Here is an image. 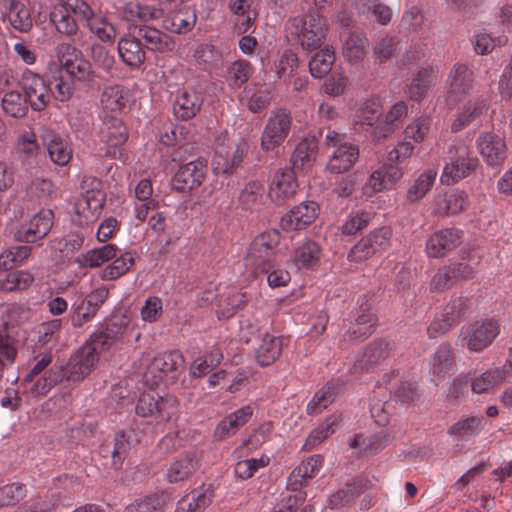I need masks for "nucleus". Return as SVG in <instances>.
Returning a JSON list of instances; mask_svg holds the SVG:
<instances>
[{
    "label": "nucleus",
    "mask_w": 512,
    "mask_h": 512,
    "mask_svg": "<svg viewBox=\"0 0 512 512\" xmlns=\"http://www.w3.org/2000/svg\"><path fill=\"white\" fill-rule=\"evenodd\" d=\"M279 241L278 231L264 232L253 240L244 258L245 268L254 277L259 274H267V282L271 287L284 286L290 280L287 271L274 269L273 249L279 244Z\"/></svg>",
    "instance_id": "f257e3e1"
},
{
    "label": "nucleus",
    "mask_w": 512,
    "mask_h": 512,
    "mask_svg": "<svg viewBox=\"0 0 512 512\" xmlns=\"http://www.w3.org/2000/svg\"><path fill=\"white\" fill-rule=\"evenodd\" d=\"M64 5L72 10L86 29L102 44H113L117 37V28L108 12L96 10L85 0H65Z\"/></svg>",
    "instance_id": "f03ea898"
},
{
    "label": "nucleus",
    "mask_w": 512,
    "mask_h": 512,
    "mask_svg": "<svg viewBox=\"0 0 512 512\" xmlns=\"http://www.w3.org/2000/svg\"><path fill=\"white\" fill-rule=\"evenodd\" d=\"M326 31V20L319 12L292 18L286 24L287 37L307 50L320 47Z\"/></svg>",
    "instance_id": "7ed1b4c3"
},
{
    "label": "nucleus",
    "mask_w": 512,
    "mask_h": 512,
    "mask_svg": "<svg viewBox=\"0 0 512 512\" xmlns=\"http://www.w3.org/2000/svg\"><path fill=\"white\" fill-rule=\"evenodd\" d=\"M479 259L476 254L461 252L460 261L451 262L436 272L430 282L431 289L441 292L459 281L473 279L476 275Z\"/></svg>",
    "instance_id": "20e7f679"
},
{
    "label": "nucleus",
    "mask_w": 512,
    "mask_h": 512,
    "mask_svg": "<svg viewBox=\"0 0 512 512\" xmlns=\"http://www.w3.org/2000/svg\"><path fill=\"white\" fill-rule=\"evenodd\" d=\"M325 145L330 151L327 169L331 173L340 174L350 170L359 157L358 147L347 140L345 133L335 130L328 131Z\"/></svg>",
    "instance_id": "39448f33"
},
{
    "label": "nucleus",
    "mask_w": 512,
    "mask_h": 512,
    "mask_svg": "<svg viewBox=\"0 0 512 512\" xmlns=\"http://www.w3.org/2000/svg\"><path fill=\"white\" fill-rule=\"evenodd\" d=\"M104 202L101 182L96 178L84 180L82 192L74 205L78 224L84 226L94 223L101 215Z\"/></svg>",
    "instance_id": "423d86ee"
},
{
    "label": "nucleus",
    "mask_w": 512,
    "mask_h": 512,
    "mask_svg": "<svg viewBox=\"0 0 512 512\" xmlns=\"http://www.w3.org/2000/svg\"><path fill=\"white\" fill-rule=\"evenodd\" d=\"M447 159L440 176L441 182L446 185L459 182L478 166V159L471 156L469 147L464 143L451 145Z\"/></svg>",
    "instance_id": "0eeeda50"
},
{
    "label": "nucleus",
    "mask_w": 512,
    "mask_h": 512,
    "mask_svg": "<svg viewBox=\"0 0 512 512\" xmlns=\"http://www.w3.org/2000/svg\"><path fill=\"white\" fill-rule=\"evenodd\" d=\"M248 151V143L244 138H219L212 161L215 174H231L240 165Z\"/></svg>",
    "instance_id": "6e6552de"
},
{
    "label": "nucleus",
    "mask_w": 512,
    "mask_h": 512,
    "mask_svg": "<svg viewBox=\"0 0 512 512\" xmlns=\"http://www.w3.org/2000/svg\"><path fill=\"white\" fill-rule=\"evenodd\" d=\"M177 408L178 401L174 396L143 393L138 399L136 413L142 417H152L160 423L170 420Z\"/></svg>",
    "instance_id": "1a4fd4ad"
},
{
    "label": "nucleus",
    "mask_w": 512,
    "mask_h": 512,
    "mask_svg": "<svg viewBox=\"0 0 512 512\" xmlns=\"http://www.w3.org/2000/svg\"><path fill=\"white\" fill-rule=\"evenodd\" d=\"M500 332L497 321L485 319L462 328L461 342L470 351L480 352L488 347Z\"/></svg>",
    "instance_id": "9d476101"
},
{
    "label": "nucleus",
    "mask_w": 512,
    "mask_h": 512,
    "mask_svg": "<svg viewBox=\"0 0 512 512\" xmlns=\"http://www.w3.org/2000/svg\"><path fill=\"white\" fill-rule=\"evenodd\" d=\"M20 86L32 110L40 112L47 108L52 92L41 75L26 69L20 78Z\"/></svg>",
    "instance_id": "9b49d317"
},
{
    "label": "nucleus",
    "mask_w": 512,
    "mask_h": 512,
    "mask_svg": "<svg viewBox=\"0 0 512 512\" xmlns=\"http://www.w3.org/2000/svg\"><path fill=\"white\" fill-rule=\"evenodd\" d=\"M100 353L89 342L76 351L64 368L63 380L80 382L88 376L99 360Z\"/></svg>",
    "instance_id": "f8f14e48"
},
{
    "label": "nucleus",
    "mask_w": 512,
    "mask_h": 512,
    "mask_svg": "<svg viewBox=\"0 0 512 512\" xmlns=\"http://www.w3.org/2000/svg\"><path fill=\"white\" fill-rule=\"evenodd\" d=\"M292 125L290 113L278 110L272 114L264 127L261 136V147L265 151H272L280 146L287 138Z\"/></svg>",
    "instance_id": "ddd939ff"
},
{
    "label": "nucleus",
    "mask_w": 512,
    "mask_h": 512,
    "mask_svg": "<svg viewBox=\"0 0 512 512\" xmlns=\"http://www.w3.org/2000/svg\"><path fill=\"white\" fill-rule=\"evenodd\" d=\"M391 236V230L387 227L372 231L353 246L348 254L349 260L362 262L385 250L390 244Z\"/></svg>",
    "instance_id": "4468645a"
},
{
    "label": "nucleus",
    "mask_w": 512,
    "mask_h": 512,
    "mask_svg": "<svg viewBox=\"0 0 512 512\" xmlns=\"http://www.w3.org/2000/svg\"><path fill=\"white\" fill-rule=\"evenodd\" d=\"M54 214L50 209L40 210L27 223L22 224L15 233L21 242L33 243L44 238L53 225Z\"/></svg>",
    "instance_id": "2eb2a0df"
},
{
    "label": "nucleus",
    "mask_w": 512,
    "mask_h": 512,
    "mask_svg": "<svg viewBox=\"0 0 512 512\" xmlns=\"http://www.w3.org/2000/svg\"><path fill=\"white\" fill-rule=\"evenodd\" d=\"M298 183L292 170H277L270 181L268 196L277 205H283L296 194Z\"/></svg>",
    "instance_id": "dca6fc26"
},
{
    "label": "nucleus",
    "mask_w": 512,
    "mask_h": 512,
    "mask_svg": "<svg viewBox=\"0 0 512 512\" xmlns=\"http://www.w3.org/2000/svg\"><path fill=\"white\" fill-rule=\"evenodd\" d=\"M473 73L464 64H455L446 81V96L451 102L461 100L472 89Z\"/></svg>",
    "instance_id": "f3484780"
},
{
    "label": "nucleus",
    "mask_w": 512,
    "mask_h": 512,
    "mask_svg": "<svg viewBox=\"0 0 512 512\" xmlns=\"http://www.w3.org/2000/svg\"><path fill=\"white\" fill-rule=\"evenodd\" d=\"M207 171L204 161L198 159L181 166L174 177L171 185L177 191H189L198 187L203 182Z\"/></svg>",
    "instance_id": "a211bd4d"
},
{
    "label": "nucleus",
    "mask_w": 512,
    "mask_h": 512,
    "mask_svg": "<svg viewBox=\"0 0 512 512\" xmlns=\"http://www.w3.org/2000/svg\"><path fill=\"white\" fill-rule=\"evenodd\" d=\"M40 138L54 164L65 166L70 162L72 158V149L69 144L53 129L46 126L41 127Z\"/></svg>",
    "instance_id": "6ab92c4d"
},
{
    "label": "nucleus",
    "mask_w": 512,
    "mask_h": 512,
    "mask_svg": "<svg viewBox=\"0 0 512 512\" xmlns=\"http://www.w3.org/2000/svg\"><path fill=\"white\" fill-rule=\"evenodd\" d=\"M128 320L125 317L113 318L104 329L94 332L89 343L101 354L117 343L125 334Z\"/></svg>",
    "instance_id": "aec40b11"
},
{
    "label": "nucleus",
    "mask_w": 512,
    "mask_h": 512,
    "mask_svg": "<svg viewBox=\"0 0 512 512\" xmlns=\"http://www.w3.org/2000/svg\"><path fill=\"white\" fill-rule=\"evenodd\" d=\"M319 208L315 202H304L286 213L281 218V228L285 231L305 229L318 216Z\"/></svg>",
    "instance_id": "412c9836"
},
{
    "label": "nucleus",
    "mask_w": 512,
    "mask_h": 512,
    "mask_svg": "<svg viewBox=\"0 0 512 512\" xmlns=\"http://www.w3.org/2000/svg\"><path fill=\"white\" fill-rule=\"evenodd\" d=\"M403 176L402 169L395 165H383L375 170L363 186V193L372 196L390 189Z\"/></svg>",
    "instance_id": "4be33fe9"
},
{
    "label": "nucleus",
    "mask_w": 512,
    "mask_h": 512,
    "mask_svg": "<svg viewBox=\"0 0 512 512\" xmlns=\"http://www.w3.org/2000/svg\"><path fill=\"white\" fill-rule=\"evenodd\" d=\"M477 147L482 158L491 166L501 165L507 157L506 144L497 135L481 134L477 141Z\"/></svg>",
    "instance_id": "5701e85b"
},
{
    "label": "nucleus",
    "mask_w": 512,
    "mask_h": 512,
    "mask_svg": "<svg viewBox=\"0 0 512 512\" xmlns=\"http://www.w3.org/2000/svg\"><path fill=\"white\" fill-rule=\"evenodd\" d=\"M461 243V233L457 229H444L434 233L426 243L429 257H443Z\"/></svg>",
    "instance_id": "b1692460"
},
{
    "label": "nucleus",
    "mask_w": 512,
    "mask_h": 512,
    "mask_svg": "<svg viewBox=\"0 0 512 512\" xmlns=\"http://www.w3.org/2000/svg\"><path fill=\"white\" fill-rule=\"evenodd\" d=\"M393 348L394 345L385 340H378L370 343L366 347L362 356L354 363L353 370L355 372L368 371L388 358Z\"/></svg>",
    "instance_id": "393cba45"
},
{
    "label": "nucleus",
    "mask_w": 512,
    "mask_h": 512,
    "mask_svg": "<svg viewBox=\"0 0 512 512\" xmlns=\"http://www.w3.org/2000/svg\"><path fill=\"white\" fill-rule=\"evenodd\" d=\"M407 105L404 102L394 104L384 120L372 129V141L379 143L399 127L401 121L407 116Z\"/></svg>",
    "instance_id": "a878e982"
},
{
    "label": "nucleus",
    "mask_w": 512,
    "mask_h": 512,
    "mask_svg": "<svg viewBox=\"0 0 512 512\" xmlns=\"http://www.w3.org/2000/svg\"><path fill=\"white\" fill-rule=\"evenodd\" d=\"M322 463L323 459L320 455H313L295 467L287 480L288 489L293 492L298 491L304 483L318 473Z\"/></svg>",
    "instance_id": "bb28decb"
},
{
    "label": "nucleus",
    "mask_w": 512,
    "mask_h": 512,
    "mask_svg": "<svg viewBox=\"0 0 512 512\" xmlns=\"http://www.w3.org/2000/svg\"><path fill=\"white\" fill-rule=\"evenodd\" d=\"M467 205V196L463 191L450 190L435 197L433 212L437 215H455L463 211Z\"/></svg>",
    "instance_id": "cd10ccee"
},
{
    "label": "nucleus",
    "mask_w": 512,
    "mask_h": 512,
    "mask_svg": "<svg viewBox=\"0 0 512 512\" xmlns=\"http://www.w3.org/2000/svg\"><path fill=\"white\" fill-rule=\"evenodd\" d=\"M65 0H56L52 10L50 11V21L55 25L57 32L67 36H75L79 30L76 19L72 10L64 5Z\"/></svg>",
    "instance_id": "c85d7f7f"
},
{
    "label": "nucleus",
    "mask_w": 512,
    "mask_h": 512,
    "mask_svg": "<svg viewBox=\"0 0 512 512\" xmlns=\"http://www.w3.org/2000/svg\"><path fill=\"white\" fill-rule=\"evenodd\" d=\"M203 103L201 95L195 91L182 90L173 103V113L181 120H189L196 116Z\"/></svg>",
    "instance_id": "c756f323"
},
{
    "label": "nucleus",
    "mask_w": 512,
    "mask_h": 512,
    "mask_svg": "<svg viewBox=\"0 0 512 512\" xmlns=\"http://www.w3.org/2000/svg\"><path fill=\"white\" fill-rule=\"evenodd\" d=\"M454 367L455 357L452 348L447 344H441L431 357L430 371L433 381H442Z\"/></svg>",
    "instance_id": "7c9ffc66"
},
{
    "label": "nucleus",
    "mask_w": 512,
    "mask_h": 512,
    "mask_svg": "<svg viewBox=\"0 0 512 512\" xmlns=\"http://www.w3.org/2000/svg\"><path fill=\"white\" fill-rule=\"evenodd\" d=\"M253 410L250 406H244L229 414L216 426L214 436L223 440L234 435L252 416Z\"/></svg>",
    "instance_id": "2f4dec72"
},
{
    "label": "nucleus",
    "mask_w": 512,
    "mask_h": 512,
    "mask_svg": "<svg viewBox=\"0 0 512 512\" xmlns=\"http://www.w3.org/2000/svg\"><path fill=\"white\" fill-rule=\"evenodd\" d=\"M117 50L120 59L130 68H138L146 59V52L140 41L131 36L119 39Z\"/></svg>",
    "instance_id": "473e14b6"
},
{
    "label": "nucleus",
    "mask_w": 512,
    "mask_h": 512,
    "mask_svg": "<svg viewBox=\"0 0 512 512\" xmlns=\"http://www.w3.org/2000/svg\"><path fill=\"white\" fill-rule=\"evenodd\" d=\"M318 153V143L314 137L302 139L292 155V164L297 171H307L315 163Z\"/></svg>",
    "instance_id": "72a5a7b5"
},
{
    "label": "nucleus",
    "mask_w": 512,
    "mask_h": 512,
    "mask_svg": "<svg viewBox=\"0 0 512 512\" xmlns=\"http://www.w3.org/2000/svg\"><path fill=\"white\" fill-rule=\"evenodd\" d=\"M62 67L70 76L72 81L91 83L95 81L96 73L92 68L90 61L85 59L81 53L74 57L66 58L62 61Z\"/></svg>",
    "instance_id": "f704fd0d"
},
{
    "label": "nucleus",
    "mask_w": 512,
    "mask_h": 512,
    "mask_svg": "<svg viewBox=\"0 0 512 512\" xmlns=\"http://www.w3.org/2000/svg\"><path fill=\"white\" fill-rule=\"evenodd\" d=\"M437 79V69L432 66L421 68L415 76L412 77L407 86V93L413 100L424 98L428 90L434 85Z\"/></svg>",
    "instance_id": "c9c22d12"
},
{
    "label": "nucleus",
    "mask_w": 512,
    "mask_h": 512,
    "mask_svg": "<svg viewBox=\"0 0 512 512\" xmlns=\"http://www.w3.org/2000/svg\"><path fill=\"white\" fill-rule=\"evenodd\" d=\"M368 40L363 33L350 32L342 44L343 57L352 64L361 62L367 54Z\"/></svg>",
    "instance_id": "e433bc0d"
},
{
    "label": "nucleus",
    "mask_w": 512,
    "mask_h": 512,
    "mask_svg": "<svg viewBox=\"0 0 512 512\" xmlns=\"http://www.w3.org/2000/svg\"><path fill=\"white\" fill-rule=\"evenodd\" d=\"M184 366V359L181 353L177 351L164 352L156 355L148 367V373L159 372V379L162 374L175 373Z\"/></svg>",
    "instance_id": "4c0bfd02"
},
{
    "label": "nucleus",
    "mask_w": 512,
    "mask_h": 512,
    "mask_svg": "<svg viewBox=\"0 0 512 512\" xmlns=\"http://www.w3.org/2000/svg\"><path fill=\"white\" fill-rule=\"evenodd\" d=\"M283 340L274 334L265 333L256 352V360L262 366L272 364L282 350Z\"/></svg>",
    "instance_id": "58836bf2"
},
{
    "label": "nucleus",
    "mask_w": 512,
    "mask_h": 512,
    "mask_svg": "<svg viewBox=\"0 0 512 512\" xmlns=\"http://www.w3.org/2000/svg\"><path fill=\"white\" fill-rule=\"evenodd\" d=\"M198 464L197 456L195 453H188L183 458H180L167 469L166 479L170 483H178L188 479L196 470Z\"/></svg>",
    "instance_id": "ea45409f"
},
{
    "label": "nucleus",
    "mask_w": 512,
    "mask_h": 512,
    "mask_svg": "<svg viewBox=\"0 0 512 512\" xmlns=\"http://www.w3.org/2000/svg\"><path fill=\"white\" fill-rule=\"evenodd\" d=\"M212 499L213 492L209 488L194 490L178 502L176 512H203Z\"/></svg>",
    "instance_id": "a19ab883"
},
{
    "label": "nucleus",
    "mask_w": 512,
    "mask_h": 512,
    "mask_svg": "<svg viewBox=\"0 0 512 512\" xmlns=\"http://www.w3.org/2000/svg\"><path fill=\"white\" fill-rule=\"evenodd\" d=\"M7 17L11 27L20 32L28 33L33 27L31 11L26 2L6 5Z\"/></svg>",
    "instance_id": "79ce46f5"
},
{
    "label": "nucleus",
    "mask_w": 512,
    "mask_h": 512,
    "mask_svg": "<svg viewBox=\"0 0 512 512\" xmlns=\"http://www.w3.org/2000/svg\"><path fill=\"white\" fill-rule=\"evenodd\" d=\"M137 36L144 39L148 48L158 52H169L174 49L175 43L167 34L150 26L138 29Z\"/></svg>",
    "instance_id": "37998d69"
},
{
    "label": "nucleus",
    "mask_w": 512,
    "mask_h": 512,
    "mask_svg": "<svg viewBox=\"0 0 512 512\" xmlns=\"http://www.w3.org/2000/svg\"><path fill=\"white\" fill-rule=\"evenodd\" d=\"M122 14L128 22H147L161 17L162 10L138 2H128L123 6Z\"/></svg>",
    "instance_id": "c03bdc74"
},
{
    "label": "nucleus",
    "mask_w": 512,
    "mask_h": 512,
    "mask_svg": "<svg viewBox=\"0 0 512 512\" xmlns=\"http://www.w3.org/2000/svg\"><path fill=\"white\" fill-rule=\"evenodd\" d=\"M340 422L339 416L331 415L327 417L320 426L310 432L303 445V449L307 451L314 449L336 431L340 426Z\"/></svg>",
    "instance_id": "a18cd8bd"
},
{
    "label": "nucleus",
    "mask_w": 512,
    "mask_h": 512,
    "mask_svg": "<svg viewBox=\"0 0 512 512\" xmlns=\"http://www.w3.org/2000/svg\"><path fill=\"white\" fill-rule=\"evenodd\" d=\"M34 281V277L28 271H4L0 273V289L6 292L24 290Z\"/></svg>",
    "instance_id": "49530a36"
},
{
    "label": "nucleus",
    "mask_w": 512,
    "mask_h": 512,
    "mask_svg": "<svg viewBox=\"0 0 512 512\" xmlns=\"http://www.w3.org/2000/svg\"><path fill=\"white\" fill-rule=\"evenodd\" d=\"M363 489L362 481L353 479L333 493L329 498V507L331 509H338L350 503L353 499L358 497Z\"/></svg>",
    "instance_id": "de8ad7c7"
},
{
    "label": "nucleus",
    "mask_w": 512,
    "mask_h": 512,
    "mask_svg": "<svg viewBox=\"0 0 512 512\" xmlns=\"http://www.w3.org/2000/svg\"><path fill=\"white\" fill-rule=\"evenodd\" d=\"M117 248L113 244H106L100 248L92 249L78 257L77 261L85 267L96 268L116 257Z\"/></svg>",
    "instance_id": "09e8293b"
},
{
    "label": "nucleus",
    "mask_w": 512,
    "mask_h": 512,
    "mask_svg": "<svg viewBox=\"0 0 512 512\" xmlns=\"http://www.w3.org/2000/svg\"><path fill=\"white\" fill-rule=\"evenodd\" d=\"M102 139L111 146H119L126 142L128 134L123 122L111 117L105 120L101 128Z\"/></svg>",
    "instance_id": "8fccbe9b"
},
{
    "label": "nucleus",
    "mask_w": 512,
    "mask_h": 512,
    "mask_svg": "<svg viewBox=\"0 0 512 512\" xmlns=\"http://www.w3.org/2000/svg\"><path fill=\"white\" fill-rule=\"evenodd\" d=\"M337 388L333 382H328L318 390L307 405L308 414L316 415L326 409L336 398Z\"/></svg>",
    "instance_id": "3c124183"
},
{
    "label": "nucleus",
    "mask_w": 512,
    "mask_h": 512,
    "mask_svg": "<svg viewBox=\"0 0 512 512\" xmlns=\"http://www.w3.org/2000/svg\"><path fill=\"white\" fill-rule=\"evenodd\" d=\"M335 62V52L331 47H325L317 52L309 61V70L313 77L322 78L327 75Z\"/></svg>",
    "instance_id": "603ef678"
},
{
    "label": "nucleus",
    "mask_w": 512,
    "mask_h": 512,
    "mask_svg": "<svg viewBox=\"0 0 512 512\" xmlns=\"http://www.w3.org/2000/svg\"><path fill=\"white\" fill-rule=\"evenodd\" d=\"M196 21V16L189 9L171 12L164 20V27L172 33H182L190 30Z\"/></svg>",
    "instance_id": "864d4df0"
},
{
    "label": "nucleus",
    "mask_w": 512,
    "mask_h": 512,
    "mask_svg": "<svg viewBox=\"0 0 512 512\" xmlns=\"http://www.w3.org/2000/svg\"><path fill=\"white\" fill-rule=\"evenodd\" d=\"M64 368L62 365H55L43 377L36 380L30 389V393L34 397L46 395L53 386L63 381Z\"/></svg>",
    "instance_id": "5fc2aeb1"
},
{
    "label": "nucleus",
    "mask_w": 512,
    "mask_h": 512,
    "mask_svg": "<svg viewBox=\"0 0 512 512\" xmlns=\"http://www.w3.org/2000/svg\"><path fill=\"white\" fill-rule=\"evenodd\" d=\"M264 188L261 183L251 181L239 195V204L245 210H258L262 205Z\"/></svg>",
    "instance_id": "6e6d98bb"
},
{
    "label": "nucleus",
    "mask_w": 512,
    "mask_h": 512,
    "mask_svg": "<svg viewBox=\"0 0 512 512\" xmlns=\"http://www.w3.org/2000/svg\"><path fill=\"white\" fill-rule=\"evenodd\" d=\"M504 381L501 368L494 367L476 377L471 383V389L474 393L482 394L489 392Z\"/></svg>",
    "instance_id": "4d7b16f0"
},
{
    "label": "nucleus",
    "mask_w": 512,
    "mask_h": 512,
    "mask_svg": "<svg viewBox=\"0 0 512 512\" xmlns=\"http://www.w3.org/2000/svg\"><path fill=\"white\" fill-rule=\"evenodd\" d=\"M28 102L24 95L17 90L6 92L2 98V107L6 114L22 118L28 113Z\"/></svg>",
    "instance_id": "13d9d810"
},
{
    "label": "nucleus",
    "mask_w": 512,
    "mask_h": 512,
    "mask_svg": "<svg viewBox=\"0 0 512 512\" xmlns=\"http://www.w3.org/2000/svg\"><path fill=\"white\" fill-rule=\"evenodd\" d=\"M320 246L313 241H306L294 252L293 261L298 267H312L319 262Z\"/></svg>",
    "instance_id": "bf43d9fd"
},
{
    "label": "nucleus",
    "mask_w": 512,
    "mask_h": 512,
    "mask_svg": "<svg viewBox=\"0 0 512 512\" xmlns=\"http://www.w3.org/2000/svg\"><path fill=\"white\" fill-rule=\"evenodd\" d=\"M381 103L378 99H367L359 105L356 112L355 124L374 127L379 122Z\"/></svg>",
    "instance_id": "052dcab7"
},
{
    "label": "nucleus",
    "mask_w": 512,
    "mask_h": 512,
    "mask_svg": "<svg viewBox=\"0 0 512 512\" xmlns=\"http://www.w3.org/2000/svg\"><path fill=\"white\" fill-rule=\"evenodd\" d=\"M486 109L487 106L484 100H477L474 103L467 104L453 122L452 131H460L471 122L479 119Z\"/></svg>",
    "instance_id": "680f3d73"
},
{
    "label": "nucleus",
    "mask_w": 512,
    "mask_h": 512,
    "mask_svg": "<svg viewBox=\"0 0 512 512\" xmlns=\"http://www.w3.org/2000/svg\"><path fill=\"white\" fill-rule=\"evenodd\" d=\"M100 102L104 110L117 114L125 108L123 88L119 85L105 87L101 94Z\"/></svg>",
    "instance_id": "e2e57ef3"
},
{
    "label": "nucleus",
    "mask_w": 512,
    "mask_h": 512,
    "mask_svg": "<svg viewBox=\"0 0 512 512\" xmlns=\"http://www.w3.org/2000/svg\"><path fill=\"white\" fill-rule=\"evenodd\" d=\"M437 171L435 169L425 170L409 188L407 197L409 201L416 202L423 198L435 182Z\"/></svg>",
    "instance_id": "0e129e2a"
},
{
    "label": "nucleus",
    "mask_w": 512,
    "mask_h": 512,
    "mask_svg": "<svg viewBox=\"0 0 512 512\" xmlns=\"http://www.w3.org/2000/svg\"><path fill=\"white\" fill-rule=\"evenodd\" d=\"M31 252L32 248L29 246H14L4 250L0 254V269L8 270L24 264Z\"/></svg>",
    "instance_id": "69168bd1"
},
{
    "label": "nucleus",
    "mask_w": 512,
    "mask_h": 512,
    "mask_svg": "<svg viewBox=\"0 0 512 512\" xmlns=\"http://www.w3.org/2000/svg\"><path fill=\"white\" fill-rule=\"evenodd\" d=\"M269 462V457L265 455H262L259 458L240 460L236 463L234 472L238 478L246 480L251 478L258 469L266 467Z\"/></svg>",
    "instance_id": "338daca9"
},
{
    "label": "nucleus",
    "mask_w": 512,
    "mask_h": 512,
    "mask_svg": "<svg viewBox=\"0 0 512 512\" xmlns=\"http://www.w3.org/2000/svg\"><path fill=\"white\" fill-rule=\"evenodd\" d=\"M164 500L157 494H152L139 499L126 506L124 512H160Z\"/></svg>",
    "instance_id": "774afa93"
}]
</instances>
